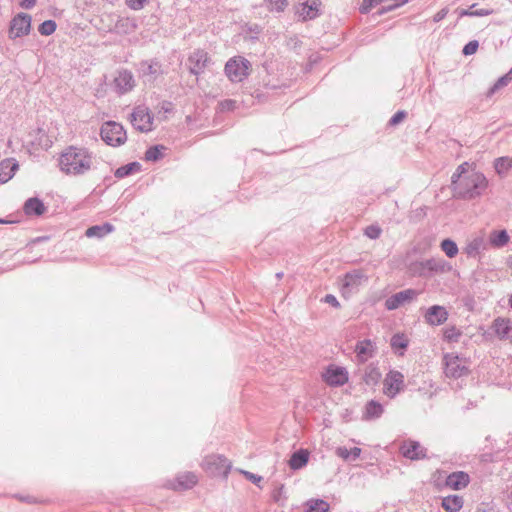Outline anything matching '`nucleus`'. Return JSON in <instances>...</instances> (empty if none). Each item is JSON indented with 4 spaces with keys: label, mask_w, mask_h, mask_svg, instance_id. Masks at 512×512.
Listing matches in <instances>:
<instances>
[{
    "label": "nucleus",
    "mask_w": 512,
    "mask_h": 512,
    "mask_svg": "<svg viewBox=\"0 0 512 512\" xmlns=\"http://www.w3.org/2000/svg\"><path fill=\"white\" fill-rule=\"evenodd\" d=\"M114 84L119 93H127L134 87L133 76L128 71H120L114 79Z\"/></svg>",
    "instance_id": "16"
},
{
    "label": "nucleus",
    "mask_w": 512,
    "mask_h": 512,
    "mask_svg": "<svg viewBox=\"0 0 512 512\" xmlns=\"http://www.w3.org/2000/svg\"><path fill=\"white\" fill-rule=\"evenodd\" d=\"M24 212L28 216H41L46 212V206L38 198H30L24 204Z\"/></svg>",
    "instance_id": "19"
},
{
    "label": "nucleus",
    "mask_w": 512,
    "mask_h": 512,
    "mask_svg": "<svg viewBox=\"0 0 512 512\" xmlns=\"http://www.w3.org/2000/svg\"><path fill=\"white\" fill-rule=\"evenodd\" d=\"M18 169V164L14 159H4L0 163V183L8 182Z\"/></svg>",
    "instance_id": "17"
},
{
    "label": "nucleus",
    "mask_w": 512,
    "mask_h": 512,
    "mask_svg": "<svg viewBox=\"0 0 512 512\" xmlns=\"http://www.w3.org/2000/svg\"><path fill=\"white\" fill-rule=\"evenodd\" d=\"M101 137L108 145L120 146L127 140L123 126L117 122L109 121L101 128Z\"/></svg>",
    "instance_id": "5"
},
{
    "label": "nucleus",
    "mask_w": 512,
    "mask_h": 512,
    "mask_svg": "<svg viewBox=\"0 0 512 512\" xmlns=\"http://www.w3.org/2000/svg\"><path fill=\"white\" fill-rule=\"evenodd\" d=\"M306 512H328L330 509L329 504L324 500H310L307 502Z\"/></svg>",
    "instance_id": "30"
},
{
    "label": "nucleus",
    "mask_w": 512,
    "mask_h": 512,
    "mask_svg": "<svg viewBox=\"0 0 512 512\" xmlns=\"http://www.w3.org/2000/svg\"><path fill=\"white\" fill-rule=\"evenodd\" d=\"M509 235L505 230L492 231L489 236V241L492 246L500 248L509 242Z\"/></svg>",
    "instance_id": "26"
},
{
    "label": "nucleus",
    "mask_w": 512,
    "mask_h": 512,
    "mask_svg": "<svg viewBox=\"0 0 512 512\" xmlns=\"http://www.w3.org/2000/svg\"><path fill=\"white\" fill-rule=\"evenodd\" d=\"M31 30V17L25 13L17 14L10 23L9 37L16 39L26 36Z\"/></svg>",
    "instance_id": "8"
},
{
    "label": "nucleus",
    "mask_w": 512,
    "mask_h": 512,
    "mask_svg": "<svg viewBox=\"0 0 512 512\" xmlns=\"http://www.w3.org/2000/svg\"><path fill=\"white\" fill-rule=\"evenodd\" d=\"M407 345H408V338L404 334H395L391 338V346L395 350H397V349L404 350V349H406Z\"/></svg>",
    "instance_id": "36"
},
{
    "label": "nucleus",
    "mask_w": 512,
    "mask_h": 512,
    "mask_svg": "<svg viewBox=\"0 0 512 512\" xmlns=\"http://www.w3.org/2000/svg\"><path fill=\"white\" fill-rule=\"evenodd\" d=\"M166 150L165 146L163 145H156L153 147H150L145 152V160L147 161H157L163 156V152Z\"/></svg>",
    "instance_id": "31"
},
{
    "label": "nucleus",
    "mask_w": 512,
    "mask_h": 512,
    "mask_svg": "<svg viewBox=\"0 0 512 512\" xmlns=\"http://www.w3.org/2000/svg\"><path fill=\"white\" fill-rule=\"evenodd\" d=\"M493 329L499 338H508L511 331L510 321L504 318H497L494 320Z\"/></svg>",
    "instance_id": "24"
},
{
    "label": "nucleus",
    "mask_w": 512,
    "mask_h": 512,
    "mask_svg": "<svg viewBox=\"0 0 512 512\" xmlns=\"http://www.w3.org/2000/svg\"><path fill=\"white\" fill-rule=\"evenodd\" d=\"M113 231H114L113 225H111L109 223H105L103 225H95V226L89 227L86 230L85 235L88 238H93V237L102 238V237H105L106 235L110 234Z\"/></svg>",
    "instance_id": "21"
},
{
    "label": "nucleus",
    "mask_w": 512,
    "mask_h": 512,
    "mask_svg": "<svg viewBox=\"0 0 512 512\" xmlns=\"http://www.w3.org/2000/svg\"><path fill=\"white\" fill-rule=\"evenodd\" d=\"M321 378L330 387L345 385L349 380V373L345 367L330 364L321 373Z\"/></svg>",
    "instance_id": "6"
},
{
    "label": "nucleus",
    "mask_w": 512,
    "mask_h": 512,
    "mask_svg": "<svg viewBox=\"0 0 512 512\" xmlns=\"http://www.w3.org/2000/svg\"><path fill=\"white\" fill-rule=\"evenodd\" d=\"M36 4V0H21L20 6L25 9L32 8Z\"/></svg>",
    "instance_id": "49"
},
{
    "label": "nucleus",
    "mask_w": 512,
    "mask_h": 512,
    "mask_svg": "<svg viewBox=\"0 0 512 512\" xmlns=\"http://www.w3.org/2000/svg\"><path fill=\"white\" fill-rule=\"evenodd\" d=\"M494 168L498 175L504 176L512 168V159L509 157H500L494 161Z\"/></svg>",
    "instance_id": "27"
},
{
    "label": "nucleus",
    "mask_w": 512,
    "mask_h": 512,
    "mask_svg": "<svg viewBox=\"0 0 512 512\" xmlns=\"http://www.w3.org/2000/svg\"><path fill=\"white\" fill-rule=\"evenodd\" d=\"M478 42L477 41H470L467 43L463 48V54L464 55H472L475 54L478 50Z\"/></svg>",
    "instance_id": "41"
},
{
    "label": "nucleus",
    "mask_w": 512,
    "mask_h": 512,
    "mask_svg": "<svg viewBox=\"0 0 512 512\" xmlns=\"http://www.w3.org/2000/svg\"><path fill=\"white\" fill-rule=\"evenodd\" d=\"M383 413V407L380 403L376 401H370L366 405L365 409V417L370 418H377Z\"/></svg>",
    "instance_id": "29"
},
{
    "label": "nucleus",
    "mask_w": 512,
    "mask_h": 512,
    "mask_svg": "<svg viewBox=\"0 0 512 512\" xmlns=\"http://www.w3.org/2000/svg\"><path fill=\"white\" fill-rule=\"evenodd\" d=\"M93 160L91 153L81 147L70 146L59 157V167L68 175H80L89 171Z\"/></svg>",
    "instance_id": "2"
},
{
    "label": "nucleus",
    "mask_w": 512,
    "mask_h": 512,
    "mask_svg": "<svg viewBox=\"0 0 512 512\" xmlns=\"http://www.w3.org/2000/svg\"><path fill=\"white\" fill-rule=\"evenodd\" d=\"M380 2L381 0H363L360 10L362 13H367Z\"/></svg>",
    "instance_id": "43"
},
{
    "label": "nucleus",
    "mask_w": 512,
    "mask_h": 512,
    "mask_svg": "<svg viewBox=\"0 0 512 512\" xmlns=\"http://www.w3.org/2000/svg\"><path fill=\"white\" fill-rule=\"evenodd\" d=\"M416 295V291L412 289L401 291L389 297L385 302V306L388 310L397 309L405 302H410L412 299H414V297H416Z\"/></svg>",
    "instance_id": "13"
},
{
    "label": "nucleus",
    "mask_w": 512,
    "mask_h": 512,
    "mask_svg": "<svg viewBox=\"0 0 512 512\" xmlns=\"http://www.w3.org/2000/svg\"><path fill=\"white\" fill-rule=\"evenodd\" d=\"M337 455L344 460L349 459L350 457L356 459L360 456L361 449L358 447H354L352 449H347L345 447H339L336 451Z\"/></svg>",
    "instance_id": "35"
},
{
    "label": "nucleus",
    "mask_w": 512,
    "mask_h": 512,
    "mask_svg": "<svg viewBox=\"0 0 512 512\" xmlns=\"http://www.w3.org/2000/svg\"><path fill=\"white\" fill-rule=\"evenodd\" d=\"M508 264H509V266L512 268V257H510V258L508 259Z\"/></svg>",
    "instance_id": "53"
},
{
    "label": "nucleus",
    "mask_w": 512,
    "mask_h": 512,
    "mask_svg": "<svg viewBox=\"0 0 512 512\" xmlns=\"http://www.w3.org/2000/svg\"><path fill=\"white\" fill-rule=\"evenodd\" d=\"M381 229L378 226L371 225L365 229V235L371 239H376L380 236Z\"/></svg>",
    "instance_id": "42"
},
{
    "label": "nucleus",
    "mask_w": 512,
    "mask_h": 512,
    "mask_svg": "<svg viewBox=\"0 0 512 512\" xmlns=\"http://www.w3.org/2000/svg\"><path fill=\"white\" fill-rule=\"evenodd\" d=\"M324 301L328 304H331L332 306H334L336 308L340 307V303L338 302V300L336 299V297L334 295H331V294L326 295L324 298Z\"/></svg>",
    "instance_id": "46"
},
{
    "label": "nucleus",
    "mask_w": 512,
    "mask_h": 512,
    "mask_svg": "<svg viewBox=\"0 0 512 512\" xmlns=\"http://www.w3.org/2000/svg\"><path fill=\"white\" fill-rule=\"evenodd\" d=\"M475 4H473L468 10H461L460 16H486L492 13L488 9L475 10Z\"/></svg>",
    "instance_id": "38"
},
{
    "label": "nucleus",
    "mask_w": 512,
    "mask_h": 512,
    "mask_svg": "<svg viewBox=\"0 0 512 512\" xmlns=\"http://www.w3.org/2000/svg\"><path fill=\"white\" fill-rule=\"evenodd\" d=\"M131 122L140 132H149L153 128V118L147 108L137 107L134 109Z\"/></svg>",
    "instance_id": "10"
},
{
    "label": "nucleus",
    "mask_w": 512,
    "mask_h": 512,
    "mask_svg": "<svg viewBox=\"0 0 512 512\" xmlns=\"http://www.w3.org/2000/svg\"><path fill=\"white\" fill-rule=\"evenodd\" d=\"M509 304H510V306H511V308H512V295H511V296H510V298H509Z\"/></svg>",
    "instance_id": "54"
},
{
    "label": "nucleus",
    "mask_w": 512,
    "mask_h": 512,
    "mask_svg": "<svg viewBox=\"0 0 512 512\" xmlns=\"http://www.w3.org/2000/svg\"><path fill=\"white\" fill-rule=\"evenodd\" d=\"M379 376L380 374L377 371H375V378L377 379Z\"/></svg>",
    "instance_id": "55"
},
{
    "label": "nucleus",
    "mask_w": 512,
    "mask_h": 512,
    "mask_svg": "<svg viewBox=\"0 0 512 512\" xmlns=\"http://www.w3.org/2000/svg\"><path fill=\"white\" fill-rule=\"evenodd\" d=\"M421 267L424 271L436 272V273H445L451 270V265H449L444 260L439 259H428L421 263Z\"/></svg>",
    "instance_id": "18"
},
{
    "label": "nucleus",
    "mask_w": 512,
    "mask_h": 512,
    "mask_svg": "<svg viewBox=\"0 0 512 512\" xmlns=\"http://www.w3.org/2000/svg\"><path fill=\"white\" fill-rule=\"evenodd\" d=\"M470 477L463 471L450 474L446 479V486L452 490H461L468 486Z\"/></svg>",
    "instance_id": "15"
},
{
    "label": "nucleus",
    "mask_w": 512,
    "mask_h": 512,
    "mask_svg": "<svg viewBox=\"0 0 512 512\" xmlns=\"http://www.w3.org/2000/svg\"><path fill=\"white\" fill-rule=\"evenodd\" d=\"M403 456L411 460L422 459L426 456L425 449L416 441H406L401 446Z\"/></svg>",
    "instance_id": "14"
},
{
    "label": "nucleus",
    "mask_w": 512,
    "mask_h": 512,
    "mask_svg": "<svg viewBox=\"0 0 512 512\" xmlns=\"http://www.w3.org/2000/svg\"><path fill=\"white\" fill-rule=\"evenodd\" d=\"M149 0H125L126 5L133 10H141Z\"/></svg>",
    "instance_id": "40"
},
{
    "label": "nucleus",
    "mask_w": 512,
    "mask_h": 512,
    "mask_svg": "<svg viewBox=\"0 0 512 512\" xmlns=\"http://www.w3.org/2000/svg\"><path fill=\"white\" fill-rule=\"evenodd\" d=\"M128 173H129V171H128V170H126V168H125V167H123V168H120V169H118V170H117L116 175H118V176H124V175H126V174H128Z\"/></svg>",
    "instance_id": "51"
},
{
    "label": "nucleus",
    "mask_w": 512,
    "mask_h": 512,
    "mask_svg": "<svg viewBox=\"0 0 512 512\" xmlns=\"http://www.w3.org/2000/svg\"><path fill=\"white\" fill-rule=\"evenodd\" d=\"M321 6L320 0H299L296 14L302 21L312 20L319 16Z\"/></svg>",
    "instance_id": "9"
},
{
    "label": "nucleus",
    "mask_w": 512,
    "mask_h": 512,
    "mask_svg": "<svg viewBox=\"0 0 512 512\" xmlns=\"http://www.w3.org/2000/svg\"><path fill=\"white\" fill-rule=\"evenodd\" d=\"M461 331L455 326H448L443 329V338L447 342H458Z\"/></svg>",
    "instance_id": "33"
},
{
    "label": "nucleus",
    "mask_w": 512,
    "mask_h": 512,
    "mask_svg": "<svg viewBox=\"0 0 512 512\" xmlns=\"http://www.w3.org/2000/svg\"><path fill=\"white\" fill-rule=\"evenodd\" d=\"M442 368L445 377L452 380L467 377L471 373L469 359L454 352L443 354Z\"/></svg>",
    "instance_id": "3"
},
{
    "label": "nucleus",
    "mask_w": 512,
    "mask_h": 512,
    "mask_svg": "<svg viewBox=\"0 0 512 512\" xmlns=\"http://www.w3.org/2000/svg\"><path fill=\"white\" fill-rule=\"evenodd\" d=\"M236 102L234 100H225L221 102V109L222 110H233L235 108Z\"/></svg>",
    "instance_id": "47"
},
{
    "label": "nucleus",
    "mask_w": 512,
    "mask_h": 512,
    "mask_svg": "<svg viewBox=\"0 0 512 512\" xmlns=\"http://www.w3.org/2000/svg\"><path fill=\"white\" fill-rule=\"evenodd\" d=\"M252 71L251 62L243 56L231 57L225 64L224 72L232 83L243 82Z\"/></svg>",
    "instance_id": "4"
},
{
    "label": "nucleus",
    "mask_w": 512,
    "mask_h": 512,
    "mask_svg": "<svg viewBox=\"0 0 512 512\" xmlns=\"http://www.w3.org/2000/svg\"><path fill=\"white\" fill-rule=\"evenodd\" d=\"M56 23L53 20H46L39 26V32L42 35L49 36L56 30Z\"/></svg>",
    "instance_id": "37"
},
{
    "label": "nucleus",
    "mask_w": 512,
    "mask_h": 512,
    "mask_svg": "<svg viewBox=\"0 0 512 512\" xmlns=\"http://www.w3.org/2000/svg\"><path fill=\"white\" fill-rule=\"evenodd\" d=\"M424 318L427 324L439 326L447 321L448 311L443 306L433 305L426 310Z\"/></svg>",
    "instance_id": "12"
},
{
    "label": "nucleus",
    "mask_w": 512,
    "mask_h": 512,
    "mask_svg": "<svg viewBox=\"0 0 512 512\" xmlns=\"http://www.w3.org/2000/svg\"><path fill=\"white\" fill-rule=\"evenodd\" d=\"M309 460V452L307 450L301 449L297 452H295L290 460H289V466L293 470L300 469L304 467Z\"/></svg>",
    "instance_id": "23"
},
{
    "label": "nucleus",
    "mask_w": 512,
    "mask_h": 512,
    "mask_svg": "<svg viewBox=\"0 0 512 512\" xmlns=\"http://www.w3.org/2000/svg\"><path fill=\"white\" fill-rule=\"evenodd\" d=\"M356 354L357 357L361 361H366L368 358L372 357L374 352V346L371 340H363L357 343L356 345Z\"/></svg>",
    "instance_id": "22"
},
{
    "label": "nucleus",
    "mask_w": 512,
    "mask_h": 512,
    "mask_svg": "<svg viewBox=\"0 0 512 512\" xmlns=\"http://www.w3.org/2000/svg\"><path fill=\"white\" fill-rule=\"evenodd\" d=\"M447 13H448V10H447V9H445V8H444V9H441L440 11H438V12L434 15L433 20H434L435 22H439V21H441L442 19H444V18L446 17Z\"/></svg>",
    "instance_id": "48"
},
{
    "label": "nucleus",
    "mask_w": 512,
    "mask_h": 512,
    "mask_svg": "<svg viewBox=\"0 0 512 512\" xmlns=\"http://www.w3.org/2000/svg\"><path fill=\"white\" fill-rule=\"evenodd\" d=\"M268 2L270 10H275L278 12L283 11L288 5L287 0H268Z\"/></svg>",
    "instance_id": "39"
},
{
    "label": "nucleus",
    "mask_w": 512,
    "mask_h": 512,
    "mask_svg": "<svg viewBox=\"0 0 512 512\" xmlns=\"http://www.w3.org/2000/svg\"><path fill=\"white\" fill-rule=\"evenodd\" d=\"M216 460H219L220 462L223 463V466L225 467V471H224V474L226 475L227 474V470L230 468V465L227 461V459L225 458H222V457H215Z\"/></svg>",
    "instance_id": "50"
},
{
    "label": "nucleus",
    "mask_w": 512,
    "mask_h": 512,
    "mask_svg": "<svg viewBox=\"0 0 512 512\" xmlns=\"http://www.w3.org/2000/svg\"><path fill=\"white\" fill-rule=\"evenodd\" d=\"M248 480H250L251 482L255 483V484H258L262 481V477L261 476H258L256 474H253L249 471H244V470H241L240 471Z\"/></svg>",
    "instance_id": "44"
},
{
    "label": "nucleus",
    "mask_w": 512,
    "mask_h": 512,
    "mask_svg": "<svg viewBox=\"0 0 512 512\" xmlns=\"http://www.w3.org/2000/svg\"><path fill=\"white\" fill-rule=\"evenodd\" d=\"M210 60V56L205 50L197 49L188 58V69L191 73L199 75L204 72Z\"/></svg>",
    "instance_id": "11"
},
{
    "label": "nucleus",
    "mask_w": 512,
    "mask_h": 512,
    "mask_svg": "<svg viewBox=\"0 0 512 512\" xmlns=\"http://www.w3.org/2000/svg\"><path fill=\"white\" fill-rule=\"evenodd\" d=\"M405 387L404 375L396 370L388 372L383 380V393L394 398Z\"/></svg>",
    "instance_id": "7"
},
{
    "label": "nucleus",
    "mask_w": 512,
    "mask_h": 512,
    "mask_svg": "<svg viewBox=\"0 0 512 512\" xmlns=\"http://www.w3.org/2000/svg\"><path fill=\"white\" fill-rule=\"evenodd\" d=\"M440 247L449 258H454L458 254L457 244L450 239H444L441 242Z\"/></svg>",
    "instance_id": "32"
},
{
    "label": "nucleus",
    "mask_w": 512,
    "mask_h": 512,
    "mask_svg": "<svg viewBox=\"0 0 512 512\" xmlns=\"http://www.w3.org/2000/svg\"><path fill=\"white\" fill-rule=\"evenodd\" d=\"M464 504L463 497L459 495H449L442 499V507L447 512H458Z\"/></svg>",
    "instance_id": "20"
},
{
    "label": "nucleus",
    "mask_w": 512,
    "mask_h": 512,
    "mask_svg": "<svg viewBox=\"0 0 512 512\" xmlns=\"http://www.w3.org/2000/svg\"><path fill=\"white\" fill-rule=\"evenodd\" d=\"M406 117V113L404 111H398L397 113L394 114V116L390 119V124L391 125H397L399 124L401 121L404 120V118Z\"/></svg>",
    "instance_id": "45"
},
{
    "label": "nucleus",
    "mask_w": 512,
    "mask_h": 512,
    "mask_svg": "<svg viewBox=\"0 0 512 512\" xmlns=\"http://www.w3.org/2000/svg\"><path fill=\"white\" fill-rule=\"evenodd\" d=\"M484 249V238L475 237L465 247V253L470 257H476Z\"/></svg>",
    "instance_id": "25"
},
{
    "label": "nucleus",
    "mask_w": 512,
    "mask_h": 512,
    "mask_svg": "<svg viewBox=\"0 0 512 512\" xmlns=\"http://www.w3.org/2000/svg\"><path fill=\"white\" fill-rule=\"evenodd\" d=\"M0 223H4V221L0 220Z\"/></svg>",
    "instance_id": "56"
},
{
    "label": "nucleus",
    "mask_w": 512,
    "mask_h": 512,
    "mask_svg": "<svg viewBox=\"0 0 512 512\" xmlns=\"http://www.w3.org/2000/svg\"><path fill=\"white\" fill-rule=\"evenodd\" d=\"M475 512H487V510L485 508H483V507H479V508L476 509Z\"/></svg>",
    "instance_id": "52"
},
{
    "label": "nucleus",
    "mask_w": 512,
    "mask_h": 512,
    "mask_svg": "<svg viewBox=\"0 0 512 512\" xmlns=\"http://www.w3.org/2000/svg\"><path fill=\"white\" fill-rule=\"evenodd\" d=\"M197 482V478L194 474L187 473L179 477L178 485L176 488L188 489L194 486Z\"/></svg>",
    "instance_id": "34"
},
{
    "label": "nucleus",
    "mask_w": 512,
    "mask_h": 512,
    "mask_svg": "<svg viewBox=\"0 0 512 512\" xmlns=\"http://www.w3.org/2000/svg\"><path fill=\"white\" fill-rule=\"evenodd\" d=\"M366 279V276L361 271H354L352 273H348L344 277V286H356L360 285L363 280Z\"/></svg>",
    "instance_id": "28"
},
{
    "label": "nucleus",
    "mask_w": 512,
    "mask_h": 512,
    "mask_svg": "<svg viewBox=\"0 0 512 512\" xmlns=\"http://www.w3.org/2000/svg\"><path fill=\"white\" fill-rule=\"evenodd\" d=\"M487 185L486 177L467 162L461 164L452 176L453 192L459 198H475L487 188Z\"/></svg>",
    "instance_id": "1"
}]
</instances>
